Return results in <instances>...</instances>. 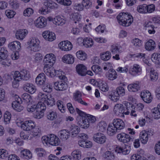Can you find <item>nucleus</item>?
Instances as JSON below:
<instances>
[{"mask_svg":"<svg viewBox=\"0 0 160 160\" xmlns=\"http://www.w3.org/2000/svg\"><path fill=\"white\" fill-rule=\"evenodd\" d=\"M117 18L119 24L125 27L129 26L133 21L132 16L128 13H120Z\"/></svg>","mask_w":160,"mask_h":160,"instance_id":"nucleus-1","label":"nucleus"},{"mask_svg":"<svg viewBox=\"0 0 160 160\" xmlns=\"http://www.w3.org/2000/svg\"><path fill=\"white\" fill-rule=\"evenodd\" d=\"M8 51L4 47L0 48V62L4 67H9L11 64V60L8 58Z\"/></svg>","mask_w":160,"mask_h":160,"instance_id":"nucleus-2","label":"nucleus"},{"mask_svg":"<svg viewBox=\"0 0 160 160\" xmlns=\"http://www.w3.org/2000/svg\"><path fill=\"white\" fill-rule=\"evenodd\" d=\"M40 41L35 37L30 38L27 42L28 45L27 49L29 52H35L39 50V49Z\"/></svg>","mask_w":160,"mask_h":160,"instance_id":"nucleus-3","label":"nucleus"},{"mask_svg":"<svg viewBox=\"0 0 160 160\" xmlns=\"http://www.w3.org/2000/svg\"><path fill=\"white\" fill-rule=\"evenodd\" d=\"M114 114L116 116L124 118V114L128 115L129 114L128 111H126L123 105L121 103H117L114 106L113 108Z\"/></svg>","mask_w":160,"mask_h":160,"instance_id":"nucleus-4","label":"nucleus"},{"mask_svg":"<svg viewBox=\"0 0 160 160\" xmlns=\"http://www.w3.org/2000/svg\"><path fill=\"white\" fill-rule=\"evenodd\" d=\"M154 133L152 129H149L148 131H142L139 134V139L141 142L143 144H146L148 142L149 137L152 136Z\"/></svg>","mask_w":160,"mask_h":160,"instance_id":"nucleus-5","label":"nucleus"},{"mask_svg":"<svg viewBox=\"0 0 160 160\" xmlns=\"http://www.w3.org/2000/svg\"><path fill=\"white\" fill-rule=\"evenodd\" d=\"M44 71L47 76L51 77L57 76L60 79H64L65 78L64 75H63L61 77L60 75V74H61V72L59 71H56L52 67L48 68L47 67H44Z\"/></svg>","mask_w":160,"mask_h":160,"instance_id":"nucleus-6","label":"nucleus"},{"mask_svg":"<svg viewBox=\"0 0 160 160\" xmlns=\"http://www.w3.org/2000/svg\"><path fill=\"white\" fill-rule=\"evenodd\" d=\"M93 139L94 141L97 143L103 144L106 142L107 138L104 134L100 132H97L93 135Z\"/></svg>","mask_w":160,"mask_h":160,"instance_id":"nucleus-7","label":"nucleus"},{"mask_svg":"<svg viewBox=\"0 0 160 160\" xmlns=\"http://www.w3.org/2000/svg\"><path fill=\"white\" fill-rule=\"evenodd\" d=\"M35 27L38 28H42L46 27L47 25V20L44 17L40 16L38 17L34 21Z\"/></svg>","mask_w":160,"mask_h":160,"instance_id":"nucleus-8","label":"nucleus"},{"mask_svg":"<svg viewBox=\"0 0 160 160\" xmlns=\"http://www.w3.org/2000/svg\"><path fill=\"white\" fill-rule=\"evenodd\" d=\"M56 57L52 53L47 54L44 58V62L47 65L52 66L55 63Z\"/></svg>","mask_w":160,"mask_h":160,"instance_id":"nucleus-9","label":"nucleus"},{"mask_svg":"<svg viewBox=\"0 0 160 160\" xmlns=\"http://www.w3.org/2000/svg\"><path fill=\"white\" fill-rule=\"evenodd\" d=\"M131 149L130 146L124 145L122 147L119 146L117 147L115 151L117 153L126 155L130 153Z\"/></svg>","mask_w":160,"mask_h":160,"instance_id":"nucleus-10","label":"nucleus"},{"mask_svg":"<svg viewBox=\"0 0 160 160\" xmlns=\"http://www.w3.org/2000/svg\"><path fill=\"white\" fill-rule=\"evenodd\" d=\"M76 111L81 117H86L90 123H93L95 122L96 119L94 116L89 114H87L85 112L81 111L78 108H76Z\"/></svg>","mask_w":160,"mask_h":160,"instance_id":"nucleus-11","label":"nucleus"},{"mask_svg":"<svg viewBox=\"0 0 160 160\" xmlns=\"http://www.w3.org/2000/svg\"><path fill=\"white\" fill-rule=\"evenodd\" d=\"M22 88L25 91L31 94L34 93L36 91V87L30 83H25L23 85Z\"/></svg>","mask_w":160,"mask_h":160,"instance_id":"nucleus-12","label":"nucleus"},{"mask_svg":"<svg viewBox=\"0 0 160 160\" xmlns=\"http://www.w3.org/2000/svg\"><path fill=\"white\" fill-rule=\"evenodd\" d=\"M140 95L143 100L146 103H149L152 101V98L149 91H142L141 92Z\"/></svg>","mask_w":160,"mask_h":160,"instance_id":"nucleus-13","label":"nucleus"},{"mask_svg":"<svg viewBox=\"0 0 160 160\" xmlns=\"http://www.w3.org/2000/svg\"><path fill=\"white\" fill-rule=\"evenodd\" d=\"M130 73L132 75L140 74L142 72V68L139 64H134L130 69Z\"/></svg>","mask_w":160,"mask_h":160,"instance_id":"nucleus-14","label":"nucleus"},{"mask_svg":"<svg viewBox=\"0 0 160 160\" xmlns=\"http://www.w3.org/2000/svg\"><path fill=\"white\" fill-rule=\"evenodd\" d=\"M60 49L64 51H69L72 49V45L70 42L68 41H64L59 44Z\"/></svg>","mask_w":160,"mask_h":160,"instance_id":"nucleus-15","label":"nucleus"},{"mask_svg":"<svg viewBox=\"0 0 160 160\" xmlns=\"http://www.w3.org/2000/svg\"><path fill=\"white\" fill-rule=\"evenodd\" d=\"M117 138L119 141L124 143L129 142L132 139L128 134L124 133L118 134L117 135Z\"/></svg>","mask_w":160,"mask_h":160,"instance_id":"nucleus-16","label":"nucleus"},{"mask_svg":"<svg viewBox=\"0 0 160 160\" xmlns=\"http://www.w3.org/2000/svg\"><path fill=\"white\" fill-rule=\"evenodd\" d=\"M49 138V144L52 146H58L60 143V140L59 138L54 134H50Z\"/></svg>","mask_w":160,"mask_h":160,"instance_id":"nucleus-17","label":"nucleus"},{"mask_svg":"<svg viewBox=\"0 0 160 160\" xmlns=\"http://www.w3.org/2000/svg\"><path fill=\"white\" fill-rule=\"evenodd\" d=\"M128 89L130 92H137L140 90V83L138 82L129 84L127 87Z\"/></svg>","mask_w":160,"mask_h":160,"instance_id":"nucleus-18","label":"nucleus"},{"mask_svg":"<svg viewBox=\"0 0 160 160\" xmlns=\"http://www.w3.org/2000/svg\"><path fill=\"white\" fill-rule=\"evenodd\" d=\"M112 124L119 130L123 129L125 126L123 121L122 119L119 118L114 119L113 120Z\"/></svg>","mask_w":160,"mask_h":160,"instance_id":"nucleus-19","label":"nucleus"},{"mask_svg":"<svg viewBox=\"0 0 160 160\" xmlns=\"http://www.w3.org/2000/svg\"><path fill=\"white\" fill-rule=\"evenodd\" d=\"M58 135L61 139L66 140L70 136V132L67 129L62 130L59 132Z\"/></svg>","mask_w":160,"mask_h":160,"instance_id":"nucleus-20","label":"nucleus"},{"mask_svg":"<svg viewBox=\"0 0 160 160\" xmlns=\"http://www.w3.org/2000/svg\"><path fill=\"white\" fill-rule=\"evenodd\" d=\"M147 73L150 74V78L152 81H155L158 78L157 73L152 68L148 67L146 68Z\"/></svg>","mask_w":160,"mask_h":160,"instance_id":"nucleus-21","label":"nucleus"},{"mask_svg":"<svg viewBox=\"0 0 160 160\" xmlns=\"http://www.w3.org/2000/svg\"><path fill=\"white\" fill-rule=\"evenodd\" d=\"M14 80L12 82V86L14 88L18 87L19 85L20 79V72L18 71H16L13 76Z\"/></svg>","mask_w":160,"mask_h":160,"instance_id":"nucleus-22","label":"nucleus"},{"mask_svg":"<svg viewBox=\"0 0 160 160\" xmlns=\"http://www.w3.org/2000/svg\"><path fill=\"white\" fill-rule=\"evenodd\" d=\"M156 47V44L154 41L150 39L147 41L145 44V48L147 51L153 50Z\"/></svg>","mask_w":160,"mask_h":160,"instance_id":"nucleus-23","label":"nucleus"},{"mask_svg":"<svg viewBox=\"0 0 160 160\" xmlns=\"http://www.w3.org/2000/svg\"><path fill=\"white\" fill-rule=\"evenodd\" d=\"M54 87L57 90L62 91L66 89L67 85L64 82H56L54 83Z\"/></svg>","mask_w":160,"mask_h":160,"instance_id":"nucleus-24","label":"nucleus"},{"mask_svg":"<svg viewBox=\"0 0 160 160\" xmlns=\"http://www.w3.org/2000/svg\"><path fill=\"white\" fill-rule=\"evenodd\" d=\"M76 69L78 74L81 76H84L86 73L87 69L86 67L82 64L77 65Z\"/></svg>","mask_w":160,"mask_h":160,"instance_id":"nucleus-25","label":"nucleus"},{"mask_svg":"<svg viewBox=\"0 0 160 160\" xmlns=\"http://www.w3.org/2000/svg\"><path fill=\"white\" fill-rule=\"evenodd\" d=\"M46 76L43 73H40L37 76L36 78V82L38 85H42L46 81Z\"/></svg>","mask_w":160,"mask_h":160,"instance_id":"nucleus-26","label":"nucleus"},{"mask_svg":"<svg viewBox=\"0 0 160 160\" xmlns=\"http://www.w3.org/2000/svg\"><path fill=\"white\" fill-rule=\"evenodd\" d=\"M14 97L15 100L12 102V107L15 110L18 112H19L20 110V103L19 101L18 100L19 97L18 95H15Z\"/></svg>","mask_w":160,"mask_h":160,"instance_id":"nucleus-27","label":"nucleus"},{"mask_svg":"<svg viewBox=\"0 0 160 160\" xmlns=\"http://www.w3.org/2000/svg\"><path fill=\"white\" fill-rule=\"evenodd\" d=\"M62 60L64 63L68 64H72L74 61L73 56L70 54L64 55L62 58Z\"/></svg>","mask_w":160,"mask_h":160,"instance_id":"nucleus-28","label":"nucleus"},{"mask_svg":"<svg viewBox=\"0 0 160 160\" xmlns=\"http://www.w3.org/2000/svg\"><path fill=\"white\" fill-rule=\"evenodd\" d=\"M32 156V153L28 150L24 149L21 151V158L28 159H31Z\"/></svg>","mask_w":160,"mask_h":160,"instance_id":"nucleus-29","label":"nucleus"},{"mask_svg":"<svg viewBox=\"0 0 160 160\" xmlns=\"http://www.w3.org/2000/svg\"><path fill=\"white\" fill-rule=\"evenodd\" d=\"M31 100V98L30 95L27 93H24L22 96V99L21 98V104L25 105L30 103V102Z\"/></svg>","mask_w":160,"mask_h":160,"instance_id":"nucleus-30","label":"nucleus"},{"mask_svg":"<svg viewBox=\"0 0 160 160\" xmlns=\"http://www.w3.org/2000/svg\"><path fill=\"white\" fill-rule=\"evenodd\" d=\"M106 76L108 79L113 81L117 78V74L114 69H110L107 73Z\"/></svg>","mask_w":160,"mask_h":160,"instance_id":"nucleus-31","label":"nucleus"},{"mask_svg":"<svg viewBox=\"0 0 160 160\" xmlns=\"http://www.w3.org/2000/svg\"><path fill=\"white\" fill-rule=\"evenodd\" d=\"M80 131L79 127L75 125H72L70 127V132L72 137L76 136L79 133Z\"/></svg>","mask_w":160,"mask_h":160,"instance_id":"nucleus-32","label":"nucleus"},{"mask_svg":"<svg viewBox=\"0 0 160 160\" xmlns=\"http://www.w3.org/2000/svg\"><path fill=\"white\" fill-rule=\"evenodd\" d=\"M118 130L116 127L112 124H110L107 128L108 134L110 136H112L115 134Z\"/></svg>","mask_w":160,"mask_h":160,"instance_id":"nucleus-33","label":"nucleus"},{"mask_svg":"<svg viewBox=\"0 0 160 160\" xmlns=\"http://www.w3.org/2000/svg\"><path fill=\"white\" fill-rule=\"evenodd\" d=\"M57 117V113L55 111L50 110L47 113V118L49 120H54L56 119Z\"/></svg>","mask_w":160,"mask_h":160,"instance_id":"nucleus-34","label":"nucleus"},{"mask_svg":"<svg viewBox=\"0 0 160 160\" xmlns=\"http://www.w3.org/2000/svg\"><path fill=\"white\" fill-rule=\"evenodd\" d=\"M56 24L58 25H63L66 22L65 18L63 16H58L54 18Z\"/></svg>","mask_w":160,"mask_h":160,"instance_id":"nucleus-35","label":"nucleus"},{"mask_svg":"<svg viewBox=\"0 0 160 160\" xmlns=\"http://www.w3.org/2000/svg\"><path fill=\"white\" fill-rule=\"evenodd\" d=\"M9 48L12 51L16 49L19 50L20 48V43L19 42L14 41L8 44Z\"/></svg>","mask_w":160,"mask_h":160,"instance_id":"nucleus-36","label":"nucleus"},{"mask_svg":"<svg viewBox=\"0 0 160 160\" xmlns=\"http://www.w3.org/2000/svg\"><path fill=\"white\" fill-rule=\"evenodd\" d=\"M151 59L154 63L160 65V54L157 53H153L151 55Z\"/></svg>","mask_w":160,"mask_h":160,"instance_id":"nucleus-37","label":"nucleus"},{"mask_svg":"<svg viewBox=\"0 0 160 160\" xmlns=\"http://www.w3.org/2000/svg\"><path fill=\"white\" fill-rule=\"evenodd\" d=\"M102 156L108 160H114L115 157L113 152L109 151L105 152L103 154Z\"/></svg>","mask_w":160,"mask_h":160,"instance_id":"nucleus-38","label":"nucleus"},{"mask_svg":"<svg viewBox=\"0 0 160 160\" xmlns=\"http://www.w3.org/2000/svg\"><path fill=\"white\" fill-rule=\"evenodd\" d=\"M30 78L29 72L26 70L23 69L21 71V79L28 80Z\"/></svg>","mask_w":160,"mask_h":160,"instance_id":"nucleus-39","label":"nucleus"},{"mask_svg":"<svg viewBox=\"0 0 160 160\" xmlns=\"http://www.w3.org/2000/svg\"><path fill=\"white\" fill-rule=\"evenodd\" d=\"M81 152L78 149L75 150L72 153L73 158L74 160H80L81 158Z\"/></svg>","mask_w":160,"mask_h":160,"instance_id":"nucleus-40","label":"nucleus"},{"mask_svg":"<svg viewBox=\"0 0 160 160\" xmlns=\"http://www.w3.org/2000/svg\"><path fill=\"white\" fill-rule=\"evenodd\" d=\"M131 42L133 46L137 48H139L142 45V41L138 38H135L132 39Z\"/></svg>","mask_w":160,"mask_h":160,"instance_id":"nucleus-41","label":"nucleus"},{"mask_svg":"<svg viewBox=\"0 0 160 160\" xmlns=\"http://www.w3.org/2000/svg\"><path fill=\"white\" fill-rule=\"evenodd\" d=\"M77 58L81 60H85L87 58V54L84 51L80 50L76 53Z\"/></svg>","mask_w":160,"mask_h":160,"instance_id":"nucleus-42","label":"nucleus"},{"mask_svg":"<svg viewBox=\"0 0 160 160\" xmlns=\"http://www.w3.org/2000/svg\"><path fill=\"white\" fill-rule=\"evenodd\" d=\"M70 18L71 19L74 21L75 23L77 21H78L81 19V15L78 12H73L70 15Z\"/></svg>","mask_w":160,"mask_h":160,"instance_id":"nucleus-43","label":"nucleus"},{"mask_svg":"<svg viewBox=\"0 0 160 160\" xmlns=\"http://www.w3.org/2000/svg\"><path fill=\"white\" fill-rule=\"evenodd\" d=\"M101 58L103 61H106L109 60L111 57V52L107 51L101 53L100 55Z\"/></svg>","mask_w":160,"mask_h":160,"instance_id":"nucleus-44","label":"nucleus"},{"mask_svg":"<svg viewBox=\"0 0 160 160\" xmlns=\"http://www.w3.org/2000/svg\"><path fill=\"white\" fill-rule=\"evenodd\" d=\"M55 101L54 98L51 95L48 94V97L44 103L48 106H52L55 104Z\"/></svg>","mask_w":160,"mask_h":160,"instance_id":"nucleus-45","label":"nucleus"},{"mask_svg":"<svg viewBox=\"0 0 160 160\" xmlns=\"http://www.w3.org/2000/svg\"><path fill=\"white\" fill-rule=\"evenodd\" d=\"M121 46H118L116 45H112L111 47L110 51L113 54H115L118 53H121L122 51L120 50Z\"/></svg>","mask_w":160,"mask_h":160,"instance_id":"nucleus-46","label":"nucleus"},{"mask_svg":"<svg viewBox=\"0 0 160 160\" xmlns=\"http://www.w3.org/2000/svg\"><path fill=\"white\" fill-rule=\"evenodd\" d=\"M93 44L92 39L90 38H85L84 41V45L86 47H91Z\"/></svg>","mask_w":160,"mask_h":160,"instance_id":"nucleus-47","label":"nucleus"},{"mask_svg":"<svg viewBox=\"0 0 160 160\" xmlns=\"http://www.w3.org/2000/svg\"><path fill=\"white\" fill-rule=\"evenodd\" d=\"M92 70L96 74H101L102 72V70L101 67L98 65H93L91 68Z\"/></svg>","mask_w":160,"mask_h":160,"instance_id":"nucleus-48","label":"nucleus"},{"mask_svg":"<svg viewBox=\"0 0 160 160\" xmlns=\"http://www.w3.org/2000/svg\"><path fill=\"white\" fill-rule=\"evenodd\" d=\"M32 130L30 133L33 137L40 136L41 135V131L38 128L35 127Z\"/></svg>","mask_w":160,"mask_h":160,"instance_id":"nucleus-49","label":"nucleus"},{"mask_svg":"<svg viewBox=\"0 0 160 160\" xmlns=\"http://www.w3.org/2000/svg\"><path fill=\"white\" fill-rule=\"evenodd\" d=\"M36 110L38 111H42L44 112V110L46 109V107L44 103L42 102H39L36 106Z\"/></svg>","mask_w":160,"mask_h":160,"instance_id":"nucleus-50","label":"nucleus"},{"mask_svg":"<svg viewBox=\"0 0 160 160\" xmlns=\"http://www.w3.org/2000/svg\"><path fill=\"white\" fill-rule=\"evenodd\" d=\"M109 98L113 101L116 102L119 98V96L115 91H114L109 96Z\"/></svg>","mask_w":160,"mask_h":160,"instance_id":"nucleus-51","label":"nucleus"},{"mask_svg":"<svg viewBox=\"0 0 160 160\" xmlns=\"http://www.w3.org/2000/svg\"><path fill=\"white\" fill-rule=\"evenodd\" d=\"M152 116L155 118L158 119L160 118V112L157 108H155L152 109Z\"/></svg>","mask_w":160,"mask_h":160,"instance_id":"nucleus-52","label":"nucleus"},{"mask_svg":"<svg viewBox=\"0 0 160 160\" xmlns=\"http://www.w3.org/2000/svg\"><path fill=\"white\" fill-rule=\"evenodd\" d=\"M48 94H49L46 95L42 92H39L38 95V97L39 100L41 101L40 102L44 103L46 100H47V98L48 97Z\"/></svg>","mask_w":160,"mask_h":160,"instance_id":"nucleus-53","label":"nucleus"},{"mask_svg":"<svg viewBox=\"0 0 160 160\" xmlns=\"http://www.w3.org/2000/svg\"><path fill=\"white\" fill-rule=\"evenodd\" d=\"M4 121L6 124L9 123L10 122L11 118V113L8 111H6L4 114Z\"/></svg>","mask_w":160,"mask_h":160,"instance_id":"nucleus-54","label":"nucleus"},{"mask_svg":"<svg viewBox=\"0 0 160 160\" xmlns=\"http://www.w3.org/2000/svg\"><path fill=\"white\" fill-rule=\"evenodd\" d=\"M147 5L144 4L139 5L137 7V11L141 13H147V11L146 9Z\"/></svg>","mask_w":160,"mask_h":160,"instance_id":"nucleus-55","label":"nucleus"},{"mask_svg":"<svg viewBox=\"0 0 160 160\" xmlns=\"http://www.w3.org/2000/svg\"><path fill=\"white\" fill-rule=\"evenodd\" d=\"M98 127L100 131L103 132L106 130L107 127V125L105 122L102 121L98 124Z\"/></svg>","mask_w":160,"mask_h":160,"instance_id":"nucleus-56","label":"nucleus"},{"mask_svg":"<svg viewBox=\"0 0 160 160\" xmlns=\"http://www.w3.org/2000/svg\"><path fill=\"white\" fill-rule=\"evenodd\" d=\"M9 4L12 8L14 9L18 8L19 6V3L17 0H11Z\"/></svg>","mask_w":160,"mask_h":160,"instance_id":"nucleus-57","label":"nucleus"},{"mask_svg":"<svg viewBox=\"0 0 160 160\" xmlns=\"http://www.w3.org/2000/svg\"><path fill=\"white\" fill-rule=\"evenodd\" d=\"M34 12L33 10L31 8H28L25 9L23 12V15L25 17H30Z\"/></svg>","mask_w":160,"mask_h":160,"instance_id":"nucleus-58","label":"nucleus"},{"mask_svg":"<svg viewBox=\"0 0 160 160\" xmlns=\"http://www.w3.org/2000/svg\"><path fill=\"white\" fill-rule=\"evenodd\" d=\"M57 106L58 109L62 113H64L65 112V107L64 106L63 102L60 101L58 100L57 103Z\"/></svg>","mask_w":160,"mask_h":160,"instance_id":"nucleus-59","label":"nucleus"},{"mask_svg":"<svg viewBox=\"0 0 160 160\" xmlns=\"http://www.w3.org/2000/svg\"><path fill=\"white\" fill-rule=\"evenodd\" d=\"M115 91L117 92L119 96H123L125 95V89L122 86H119L117 88Z\"/></svg>","mask_w":160,"mask_h":160,"instance_id":"nucleus-60","label":"nucleus"},{"mask_svg":"<svg viewBox=\"0 0 160 160\" xmlns=\"http://www.w3.org/2000/svg\"><path fill=\"white\" fill-rule=\"evenodd\" d=\"M99 88L102 91L104 92H107L109 89L108 84L105 82L101 83Z\"/></svg>","mask_w":160,"mask_h":160,"instance_id":"nucleus-61","label":"nucleus"},{"mask_svg":"<svg viewBox=\"0 0 160 160\" xmlns=\"http://www.w3.org/2000/svg\"><path fill=\"white\" fill-rule=\"evenodd\" d=\"M52 86L49 83L44 85L42 88L43 91L45 92H50L52 91Z\"/></svg>","mask_w":160,"mask_h":160,"instance_id":"nucleus-62","label":"nucleus"},{"mask_svg":"<svg viewBox=\"0 0 160 160\" xmlns=\"http://www.w3.org/2000/svg\"><path fill=\"white\" fill-rule=\"evenodd\" d=\"M84 117L85 118L82 120L81 125L83 128H87L89 127L90 123L89 122V121H88L86 117Z\"/></svg>","mask_w":160,"mask_h":160,"instance_id":"nucleus-63","label":"nucleus"},{"mask_svg":"<svg viewBox=\"0 0 160 160\" xmlns=\"http://www.w3.org/2000/svg\"><path fill=\"white\" fill-rule=\"evenodd\" d=\"M83 6L86 9L90 8L92 4L91 2L89 0H83L82 2Z\"/></svg>","mask_w":160,"mask_h":160,"instance_id":"nucleus-64","label":"nucleus"}]
</instances>
